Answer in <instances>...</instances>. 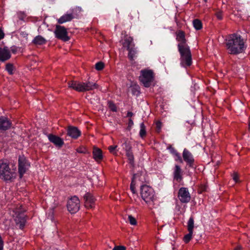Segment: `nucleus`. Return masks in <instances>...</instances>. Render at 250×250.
<instances>
[{
    "mask_svg": "<svg viewBox=\"0 0 250 250\" xmlns=\"http://www.w3.org/2000/svg\"><path fill=\"white\" fill-rule=\"evenodd\" d=\"M127 50L128 51V58L131 61L133 60L134 58L135 57L136 54V50L135 48H134V46H133L129 48L128 49H127Z\"/></svg>",
    "mask_w": 250,
    "mask_h": 250,
    "instance_id": "nucleus-28",
    "label": "nucleus"
},
{
    "mask_svg": "<svg viewBox=\"0 0 250 250\" xmlns=\"http://www.w3.org/2000/svg\"><path fill=\"white\" fill-rule=\"evenodd\" d=\"M5 34L3 30L0 28V40L3 39L4 37Z\"/></svg>",
    "mask_w": 250,
    "mask_h": 250,
    "instance_id": "nucleus-45",
    "label": "nucleus"
},
{
    "mask_svg": "<svg viewBox=\"0 0 250 250\" xmlns=\"http://www.w3.org/2000/svg\"><path fill=\"white\" fill-rule=\"evenodd\" d=\"M67 134L72 138L76 139L81 136V132L75 126H69L67 129Z\"/></svg>",
    "mask_w": 250,
    "mask_h": 250,
    "instance_id": "nucleus-17",
    "label": "nucleus"
},
{
    "mask_svg": "<svg viewBox=\"0 0 250 250\" xmlns=\"http://www.w3.org/2000/svg\"><path fill=\"white\" fill-rule=\"evenodd\" d=\"M77 151L80 153H84L85 152V150H82L81 148H78Z\"/></svg>",
    "mask_w": 250,
    "mask_h": 250,
    "instance_id": "nucleus-48",
    "label": "nucleus"
},
{
    "mask_svg": "<svg viewBox=\"0 0 250 250\" xmlns=\"http://www.w3.org/2000/svg\"><path fill=\"white\" fill-rule=\"evenodd\" d=\"M154 73L152 70L145 69L141 71L139 79L144 86L149 87L154 80Z\"/></svg>",
    "mask_w": 250,
    "mask_h": 250,
    "instance_id": "nucleus-6",
    "label": "nucleus"
},
{
    "mask_svg": "<svg viewBox=\"0 0 250 250\" xmlns=\"http://www.w3.org/2000/svg\"><path fill=\"white\" fill-rule=\"evenodd\" d=\"M156 131L157 132H160L161 128H162V123L160 121H157L156 123Z\"/></svg>",
    "mask_w": 250,
    "mask_h": 250,
    "instance_id": "nucleus-40",
    "label": "nucleus"
},
{
    "mask_svg": "<svg viewBox=\"0 0 250 250\" xmlns=\"http://www.w3.org/2000/svg\"><path fill=\"white\" fill-rule=\"evenodd\" d=\"M10 58L11 54L8 47H0V62H4Z\"/></svg>",
    "mask_w": 250,
    "mask_h": 250,
    "instance_id": "nucleus-19",
    "label": "nucleus"
},
{
    "mask_svg": "<svg viewBox=\"0 0 250 250\" xmlns=\"http://www.w3.org/2000/svg\"><path fill=\"white\" fill-rule=\"evenodd\" d=\"M54 34L56 38L63 42H67L70 40L67 30L63 26L56 25Z\"/></svg>",
    "mask_w": 250,
    "mask_h": 250,
    "instance_id": "nucleus-9",
    "label": "nucleus"
},
{
    "mask_svg": "<svg viewBox=\"0 0 250 250\" xmlns=\"http://www.w3.org/2000/svg\"><path fill=\"white\" fill-rule=\"evenodd\" d=\"M119 143L121 144L123 149L125 151V152L132 150V146L126 138H123L120 140Z\"/></svg>",
    "mask_w": 250,
    "mask_h": 250,
    "instance_id": "nucleus-22",
    "label": "nucleus"
},
{
    "mask_svg": "<svg viewBox=\"0 0 250 250\" xmlns=\"http://www.w3.org/2000/svg\"><path fill=\"white\" fill-rule=\"evenodd\" d=\"M5 69L8 73L10 75L13 74L14 66L12 63H7L6 65Z\"/></svg>",
    "mask_w": 250,
    "mask_h": 250,
    "instance_id": "nucleus-33",
    "label": "nucleus"
},
{
    "mask_svg": "<svg viewBox=\"0 0 250 250\" xmlns=\"http://www.w3.org/2000/svg\"><path fill=\"white\" fill-rule=\"evenodd\" d=\"M182 157L183 160L186 162L187 166L191 168H196V165L194 158L189 150L185 148L183 151Z\"/></svg>",
    "mask_w": 250,
    "mask_h": 250,
    "instance_id": "nucleus-10",
    "label": "nucleus"
},
{
    "mask_svg": "<svg viewBox=\"0 0 250 250\" xmlns=\"http://www.w3.org/2000/svg\"><path fill=\"white\" fill-rule=\"evenodd\" d=\"M133 124V122L132 119H130L129 120V125H132Z\"/></svg>",
    "mask_w": 250,
    "mask_h": 250,
    "instance_id": "nucleus-50",
    "label": "nucleus"
},
{
    "mask_svg": "<svg viewBox=\"0 0 250 250\" xmlns=\"http://www.w3.org/2000/svg\"><path fill=\"white\" fill-rule=\"evenodd\" d=\"M48 138L49 141L53 143L56 146L61 147L64 144L63 140L58 136L49 134L48 135Z\"/></svg>",
    "mask_w": 250,
    "mask_h": 250,
    "instance_id": "nucleus-18",
    "label": "nucleus"
},
{
    "mask_svg": "<svg viewBox=\"0 0 250 250\" xmlns=\"http://www.w3.org/2000/svg\"><path fill=\"white\" fill-rule=\"evenodd\" d=\"M3 248V241L1 238V235H0V250Z\"/></svg>",
    "mask_w": 250,
    "mask_h": 250,
    "instance_id": "nucleus-47",
    "label": "nucleus"
},
{
    "mask_svg": "<svg viewBox=\"0 0 250 250\" xmlns=\"http://www.w3.org/2000/svg\"><path fill=\"white\" fill-rule=\"evenodd\" d=\"M173 178L176 181L180 182L183 179V171L180 167L178 165H175L173 171Z\"/></svg>",
    "mask_w": 250,
    "mask_h": 250,
    "instance_id": "nucleus-20",
    "label": "nucleus"
},
{
    "mask_svg": "<svg viewBox=\"0 0 250 250\" xmlns=\"http://www.w3.org/2000/svg\"><path fill=\"white\" fill-rule=\"evenodd\" d=\"M26 15L23 12H19L18 13V17L19 20L24 21L26 18Z\"/></svg>",
    "mask_w": 250,
    "mask_h": 250,
    "instance_id": "nucleus-38",
    "label": "nucleus"
},
{
    "mask_svg": "<svg viewBox=\"0 0 250 250\" xmlns=\"http://www.w3.org/2000/svg\"><path fill=\"white\" fill-rule=\"evenodd\" d=\"M77 11H81V8L76 7L72 9L69 12H67L58 19L57 20L58 23L62 24L66 22L70 21L74 19L77 18L78 17V15L77 14Z\"/></svg>",
    "mask_w": 250,
    "mask_h": 250,
    "instance_id": "nucleus-8",
    "label": "nucleus"
},
{
    "mask_svg": "<svg viewBox=\"0 0 250 250\" xmlns=\"http://www.w3.org/2000/svg\"><path fill=\"white\" fill-rule=\"evenodd\" d=\"M194 229V218L191 216L188 222V231L193 232Z\"/></svg>",
    "mask_w": 250,
    "mask_h": 250,
    "instance_id": "nucleus-30",
    "label": "nucleus"
},
{
    "mask_svg": "<svg viewBox=\"0 0 250 250\" xmlns=\"http://www.w3.org/2000/svg\"><path fill=\"white\" fill-rule=\"evenodd\" d=\"M234 250H241V249H240V247H237L235 248Z\"/></svg>",
    "mask_w": 250,
    "mask_h": 250,
    "instance_id": "nucleus-52",
    "label": "nucleus"
},
{
    "mask_svg": "<svg viewBox=\"0 0 250 250\" xmlns=\"http://www.w3.org/2000/svg\"><path fill=\"white\" fill-rule=\"evenodd\" d=\"M126 156L127 158L128 163L132 166L134 164V157L132 150L125 152Z\"/></svg>",
    "mask_w": 250,
    "mask_h": 250,
    "instance_id": "nucleus-27",
    "label": "nucleus"
},
{
    "mask_svg": "<svg viewBox=\"0 0 250 250\" xmlns=\"http://www.w3.org/2000/svg\"><path fill=\"white\" fill-rule=\"evenodd\" d=\"M204 1L206 2L207 1V0H204Z\"/></svg>",
    "mask_w": 250,
    "mask_h": 250,
    "instance_id": "nucleus-54",
    "label": "nucleus"
},
{
    "mask_svg": "<svg viewBox=\"0 0 250 250\" xmlns=\"http://www.w3.org/2000/svg\"><path fill=\"white\" fill-rule=\"evenodd\" d=\"M128 218V221L131 225H136L137 224V221L136 219L132 215H129Z\"/></svg>",
    "mask_w": 250,
    "mask_h": 250,
    "instance_id": "nucleus-37",
    "label": "nucleus"
},
{
    "mask_svg": "<svg viewBox=\"0 0 250 250\" xmlns=\"http://www.w3.org/2000/svg\"><path fill=\"white\" fill-rule=\"evenodd\" d=\"M17 50H18L17 47L15 46H13L11 47V51L14 54H16V52H17Z\"/></svg>",
    "mask_w": 250,
    "mask_h": 250,
    "instance_id": "nucleus-46",
    "label": "nucleus"
},
{
    "mask_svg": "<svg viewBox=\"0 0 250 250\" xmlns=\"http://www.w3.org/2000/svg\"><path fill=\"white\" fill-rule=\"evenodd\" d=\"M133 115V113L132 112L128 111L127 113V117H131Z\"/></svg>",
    "mask_w": 250,
    "mask_h": 250,
    "instance_id": "nucleus-49",
    "label": "nucleus"
},
{
    "mask_svg": "<svg viewBox=\"0 0 250 250\" xmlns=\"http://www.w3.org/2000/svg\"><path fill=\"white\" fill-rule=\"evenodd\" d=\"M3 249H0V250H3Z\"/></svg>",
    "mask_w": 250,
    "mask_h": 250,
    "instance_id": "nucleus-55",
    "label": "nucleus"
},
{
    "mask_svg": "<svg viewBox=\"0 0 250 250\" xmlns=\"http://www.w3.org/2000/svg\"><path fill=\"white\" fill-rule=\"evenodd\" d=\"M12 122L5 116L0 117V131H5L10 129L12 126Z\"/></svg>",
    "mask_w": 250,
    "mask_h": 250,
    "instance_id": "nucleus-14",
    "label": "nucleus"
},
{
    "mask_svg": "<svg viewBox=\"0 0 250 250\" xmlns=\"http://www.w3.org/2000/svg\"><path fill=\"white\" fill-rule=\"evenodd\" d=\"M180 54L181 65L187 67L190 66L192 63L191 53L188 46L185 47H179L178 48Z\"/></svg>",
    "mask_w": 250,
    "mask_h": 250,
    "instance_id": "nucleus-5",
    "label": "nucleus"
},
{
    "mask_svg": "<svg viewBox=\"0 0 250 250\" xmlns=\"http://www.w3.org/2000/svg\"><path fill=\"white\" fill-rule=\"evenodd\" d=\"M104 62H98L95 64V69L98 71L103 70L104 69Z\"/></svg>",
    "mask_w": 250,
    "mask_h": 250,
    "instance_id": "nucleus-35",
    "label": "nucleus"
},
{
    "mask_svg": "<svg viewBox=\"0 0 250 250\" xmlns=\"http://www.w3.org/2000/svg\"><path fill=\"white\" fill-rule=\"evenodd\" d=\"M68 87L79 92H83L92 90L98 88V85L91 82H79L75 81H70L68 82Z\"/></svg>",
    "mask_w": 250,
    "mask_h": 250,
    "instance_id": "nucleus-2",
    "label": "nucleus"
},
{
    "mask_svg": "<svg viewBox=\"0 0 250 250\" xmlns=\"http://www.w3.org/2000/svg\"><path fill=\"white\" fill-rule=\"evenodd\" d=\"M193 25L196 30H199L203 27L202 22L201 20L199 19H194L192 21Z\"/></svg>",
    "mask_w": 250,
    "mask_h": 250,
    "instance_id": "nucleus-26",
    "label": "nucleus"
},
{
    "mask_svg": "<svg viewBox=\"0 0 250 250\" xmlns=\"http://www.w3.org/2000/svg\"><path fill=\"white\" fill-rule=\"evenodd\" d=\"M130 189L133 193H136L135 184L133 180L132 181V182L130 184Z\"/></svg>",
    "mask_w": 250,
    "mask_h": 250,
    "instance_id": "nucleus-42",
    "label": "nucleus"
},
{
    "mask_svg": "<svg viewBox=\"0 0 250 250\" xmlns=\"http://www.w3.org/2000/svg\"><path fill=\"white\" fill-rule=\"evenodd\" d=\"M174 156H175V161H179L180 163H182L183 162V157H181L180 154L178 152H176L174 154H173Z\"/></svg>",
    "mask_w": 250,
    "mask_h": 250,
    "instance_id": "nucleus-39",
    "label": "nucleus"
},
{
    "mask_svg": "<svg viewBox=\"0 0 250 250\" xmlns=\"http://www.w3.org/2000/svg\"><path fill=\"white\" fill-rule=\"evenodd\" d=\"M128 91H130L133 95L138 96L140 94V86L135 83H132L128 88Z\"/></svg>",
    "mask_w": 250,
    "mask_h": 250,
    "instance_id": "nucleus-23",
    "label": "nucleus"
},
{
    "mask_svg": "<svg viewBox=\"0 0 250 250\" xmlns=\"http://www.w3.org/2000/svg\"><path fill=\"white\" fill-rule=\"evenodd\" d=\"M202 188V191H205L206 190V187L205 186H203L201 187Z\"/></svg>",
    "mask_w": 250,
    "mask_h": 250,
    "instance_id": "nucleus-51",
    "label": "nucleus"
},
{
    "mask_svg": "<svg viewBox=\"0 0 250 250\" xmlns=\"http://www.w3.org/2000/svg\"><path fill=\"white\" fill-rule=\"evenodd\" d=\"M21 208V206H20L19 208H16L14 210L16 215L14 220L16 225L19 226V228L21 229H23L26 222L27 216L24 214L25 210L22 209Z\"/></svg>",
    "mask_w": 250,
    "mask_h": 250,
    "instance_id": "nucleus-7",
    "label": "nucleus"
},
{
    "mask_svg": "<svg viewBox=\"0 0 250 250\" xmlns=\"http://www.w3.org/2000/svg\"><path fill=\"white\" fill-rule=\"evenodd\" d=\"M249 129H250V120H249Z\"/></svg>",
    "mask_w": 250,
    "mask_h": 250,
    "instance_id": "nucleus-53",
    "label": "nucleus"
},
{
    "mask_svg": "<svg viewBox=\"0 0 250 250\" xmlns=\"http://www.w3.org/2000/svg\"><path fill=\"white\" fill-rule=\"evenodd\" d=\"M93 158L97 162H100L103 159L102 150L97 147H94L92 151Z\"/></svg>",
    "mask_w": 250,
    "mask_h": 250,
    "instance_id": "nucleus-21",
    "label": "nucleus"
},
{
    "mask_svg": "<svg viewBox=\"0 0 250 250\" xmlns=\"http://www.w3.org/2000/svg\"><path fill=\"white\" fill-rule=\"evenodd\" d=\"M84 206L88 208H92L95 206V199L90 193H86L84 196Z\"/></svg>",
    "mask_w": 250,
    "mask_h": 250,
    "instance_id": "nucleus-16",
    "label": "nucleus"
},
{
    "mask_svg": "<svg viewBox=\"0 0 250 250\" xmlns=\"http://www.w3.org/2000/svg\"><path fill=\"white\" fill-rule=\"evenodd\" d=\"M193 234L192 231H188V233L185 235L183 238V241L186 244L188 243L191 239Z\"/></svg>",
    "mask_w": 250,
    "mask_h": 250,
    "instance_id": "nucleus-31",
    "label": "nucleus"
},
{
    "mask_svg": "<svg viewBox=\"0 0 250 250\" xmlns=\"http://www.w3.org/2000/svg\"><path fill=\"white\" fill-rule=\"evenodd\" d=\"M123 46L126 47L127 49L134 46L133 43V38L131 37H126L123 43Z\"/></svg>",
    "mask_w": 250,
    "mask_h": 250,
    "instance_id": "nucleus-25",
    "label": "nucleus"
},
{
    "mask_svg": "<svg viewBox=\"0 0 250 250\" xmlns=\"http://www.w3.org/2000/svg\"><path fill=\"white\" fill-rule=\"evenodd\" d=\"M232 177L235 183L239 182V176L237 172H233L232 174Z\"/></svg>",
    "mask_w": 250,
    "mask_h": 250,
    "instance_id": "nucleus-41",
    "label": "nucleus"
},
{
    "mask_svg": "<svg viewBox=\"0 0 250 250\" xmlns=\"http://www.w3.org/2000/svg\"><path fill=\"white\" fill-rule=\"evenodd\" d=\"M108 105L109 108L112 111H113V112L117 111V106L113 102H112L111 101H109L108 102Z\"/></svg>",
    "mask_w": 250,
    "mask_h": 250,
    "instance_id": "nucleus-34",
    "label": "nucleus"
},
{
    "mask_svg": "<svg viewBox=\"0 0 250 250\" xmlns=\"http://www.w3.org/2000/svg\"><path fill=\"white\" fill-rule=\"evenodd\" d=\"M30 165L27 160L23 156H20L18 159V171L20 177L21 178L23 174L26 172Z\"/></svg>",
    "mask_w": 250,
    "mask_h": 250,
    "instance_id": "nucleus-12",
    "label": "nucleus"
},
{
    "mask_svg": "<svg viewBox=\"0 0 250 250\" xmlns=\"http://www.w3.org/2000/svg\"><path fill=\"white\" fill-rule=\"evenodd\" d=\"M167 149L172 154H174L176 152H177V150L171 145H169L167 146Z\"/></svg>",
    "mask_w": 250,
    "mask_h": 250,
    "instance_id": "nucleus-43",
    "label": "nucleus"
},
{
    "mask_svg": "<svg viewBox=\"0 0 250 250\" xmlns=\"http://www.w3.org/2000/svg\"><path fill=\"white\" fill-rule=\"evenodd\" d=\"M15 169L9 167V162L8 160H0V178L5 181H11L16 177Z\"/></svg>",
    "mask_w": 250,
    "mask_h": 250,
    "instance_id": "nucleus-3",
    "label": "nucleus"
},
{
    "mask_svg": "<svg viewBox=\"0 0 250 250\" xmlns=\"http://www.w3.org/2000/svg\"><path fill=\"white\" fill-rule=\"evenodd\" d=\"M80 202L78 197L76 196L72 197L67 202V208L68 210L71 213L77 212L80 209Z\"/></svg>",
    "mask_w": 250,
    "mask_h": 250,
    "instance_id": "nucleus-11",
    "label": "nucleus"
},
{
    "mask_svg": "<svg viewBox=\"0 0 250 250\" xmlns=\"http://www.w3.org/2000/svg\"><path fill=\"white\" fill-rule=\"evenodd\" d=\"M215 15L219 20H222L223 18V11L220 10H217L215 13Z\"/></svg>",
    "mask_w": 250,
    "mask_h": 250,
    "instance_id": "nucleus-36",
    "label": "nucleus"
},
{
    "mask_svg": "<svg viewBox=\"0 0 250 250\" xmlns=\"http://www.w3.org/2000/svg\"><path fill=\"white\" fill-rule=\"evenodd\" d=\"M126 248L123 246H115L113 250H125Z\"/></svg>",
    "mask_w": 250,
    "mask_h": 250,
    "instance_id": "nucleus-44",
    "label": "nucleus"
},
{
    "mask_svg": "<svg viewBox=\"0 0 250 250\" xmlns=\"http://www.w3.org/2000/svg\"><path fill=\"white\" fill-rule=\"evenodd\" d=\"M46 40L41 35H38L34 38L32 43L35 45H42L46 43Z\"/></svg>",
    "mask_w": 250,
    "mask_h": 250,
    "instance_id": "nucleus-24",
    "label": "nucleus"
},
{
    "mask_svg": "<svg viewBox=\"0 0 250 250\" xmlns=\"http://www.w3.org/2000/svg\"><path fill=\"white\" fill-rule=\"evenodd\" d=\"M224 43L228 53L230 55H236L242 53L247 47L246 41L237 33L229 35Z\"/></svg>",
    "mask_w": 250,
    "mask_h": 250,
    "instance_id": "nucleus-1",
    "label": "nucleus"
},
{
    "mask_svg": "<svg viewBox=\"0 0 250 250\" xmlns=\"http://www.w3.org/2000/svg\"><path fill=\"white\" fill-rule=\"evenodd\" d=\"M176 40L179 42L178 44V48L179 47H185L188 46L187 43V40L185 38V33L182 31L179 30L176 33Z\"/></svg>",
    "mask_w": 250,
    "mask_h": 250,
    "instance_id": "nucleus-15",
    "label": "nucleus"
},
{
    "mask_svg": "<svg viewBox=\"0 0 250 250\" xmlns=\"http://www.w3.org/2000/svg\"><path fill=\"white\" fill-rule=\"evenodd\" d=\"M141 196L143 200L150 207H153L157 199L154 189L150 186L144 185L141 187Z\"/></svg>",
    "mask_w": 250,
    "mask_h": 250,
    "instance_id": "nucleus-4",
    "label": "nucleus"
},
{
    "mask_svg": "<svg viewBox=\"0 0 250 250\" xmlns=\"http://www.w3.org/2000/svg\"><path fill=\"white\" fill-rule=\"evenodd\" d=\"M146 134V128L145 124L143 122L140 124L139 135L141 138H144Z\"/></svg>",
    "mask_w": 250,
    "mask_h": 250,
    "instance_id": "nucleus-29",
    "label": "nucleus"
},
{
    "mask_svg": "<svg viewBox=\"0 0 250 250\" xmlns=\"http://www.w3.org/2000/svg\"><path fill=\"white\" fill-rule=\"evenodd\" d=\"M178 196L180 201L183 203H188L191 198L188 190L186 188H181L179 189Z\"/></svg>",
    "mask_w": 250,
    "mask_h": 250,
    "instance_id": "nucleus-13",
    "label": "nucleus"
},
{
    "mask_svg": "<svg viewBox=\"0 0 250 250\" xmlns=\"http://www.w3.org/2000/svg\"><path fill=\"white\" fill-rule=\"evenodd\" d=\"M117 147H118V146L116 145V146H108V149L111 153H112V154H113L114 155H117V151H118V150H117Z\"/></svg>",
    "mask_w": 250,
    "mask_h": 250,
    "instance_id": "nucleus-32",
    "label": "nucleus"
}]
</instances>
